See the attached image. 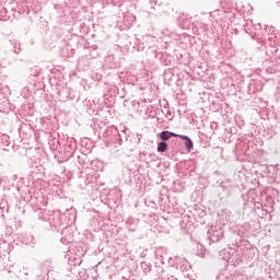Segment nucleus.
<instances>
[{
	"label": "nucleus",
	"instance_id": "nucleus-1",
	"mask_svg": "<svg viewBox=\"0 0 280 280\" xmlns=\"http://www.w3.org/2000/svg\"><path fill=\"white\" fill-rule=\"evenodd\" d=\"M172 137H179V135L174 133L172 131H162L160 133V139H162V141H170V139H172Z\"/></svg>",
	"mask_w": 280,
	"mask_h": 280
},
{
	"label": "nucleus",
	"instance_id": "nucleus-2",
	"mask_svg": "<svg viewBox=\"0 0 280 280\" xmlns=\"http://www.w3.org/2000/svg\"><path fill=\"white\" fill-rule=\"evenodd\" d=\"M178 137L179 139H183L184 141H186L185 145L186 148H188V150H191V148H194V142L191 141V139H189V137L183 136V135H179Z\"/></svg>",
	"mask_w": 280,
	"mask_h": 280
},
{
	"label": "nucleus",
	"instance_id": "nucleus-3",
	"mask_svg": "<svg viewBox=\"0 0 280 280\" xmlns=\"http://www.w3.org/2000/svg\"><path fill=\"white\" fill-rule=\"evenodd\" d=\"M167 150V144L165 142H160L158 144V152H166Z\"/></svg>",
	"mask_w": 280,
	"mask_h": 280
}]
</instances>
